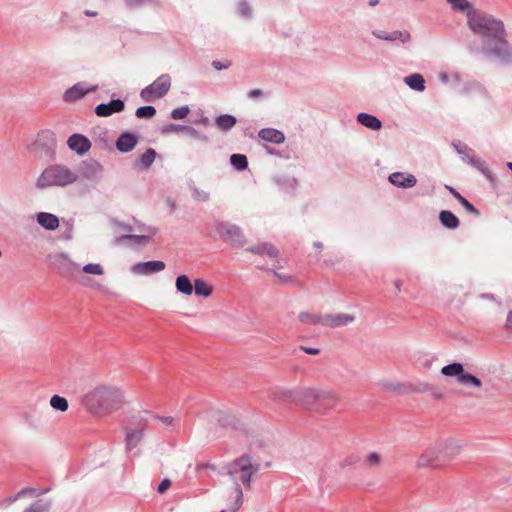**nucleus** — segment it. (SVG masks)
Returning a JSON list of instances; mask_svg holds the SVG:
<instances>
[{
  "instance_id": "4",
  "label": "nucleus",
  "mask_w": 512,
  "mask_h": 512,
  "mask_svg": "<svg viewBox=\"0 0 512 512\" xmlns=\"http://www.w3.org/2000/svg\"><path fill=\"white\" fill-rule=\"evenodd\" d=\"M282 396L307 408L314 404H323L326 408H331L337 402V396L333 392L305 387L283 391Z\"/></svg>"
},
{
  "instance_id": "33",
  "label": "nucleus",
  "mask_w": 512,
  "mask_h": 512,
  "mask_svg": "<svg viewBox=\"0 0 512 512\" xmlns=\"http://www.w3.org/2000/svg\"><path fill=\"white\" fill-rule=\"evenodd\" d=\"M441 224L448 229H456L459 227V219L448 210H443L439 214Z\"/></svg>"
},
{
  "instance_id": "63",
  "label": "nucleus",
  "mask_w": 512,
  "mask_h": 512,
  "mask_svg": "<svg viewBox=\"0 0 512 512\" xmlns=\"http://www.w3.org/2000/svg\"><path fill=\"white\" fill-rule=\"evenodd\" d=\"M394 285H395V288L397 289V291H400L402 282L400 280H396L394 282Z\"/></svg>"
},
{
  "instance_id": "26",
  "label": "nucleus",
  "mask_w": 512,
  "mask_h": 512,
  "mask_svg": "<svg viewBox=\"0 0 512 512\" xmlns=\"http://www.w3.org/2000/svg\"><path fill=\"white\" fill-rule=\"evenodd\" d=\"M357 121L361 125L374 131H378L382 128V122L374 115L368 113H359L357 115Z\"/></svg>"
},
{
  "instance_id": "53",
  "label": "nucleus",
  "mask_w": 512,
  "mask_h": 512,
  "mask_svg": "<svg viewBox=\"0 0 512 512\" xmlns=\"http://www.w3.org/2000/svg\"><path fill=\"white\" fill-rule=\"evenodd\" d=\"M165 427H175L178 426L179 423L171 416H163V417H157Z\"/></svg>"
},
{
  "instance_id": "16",
  "label": "nucleus",
  "mask_w": 512,
  "mask_h": 512,
  "mask_svg": "<svg viewBox=\"0 0 512 512\" xmlns=\"http://www.w3.org/2000/svg\"><path fill=\"white\" fill-rule=\"evenodd\" d=\"M355 316L349 313L325 314V327L339 328L354 322Z\"/></svg>"
},
{
  "instance_id": "14",
  "label": "nucleus",
  "mask_w": 512,
  "mask_h": 512,
  "mask_svg": "<svg viewBox=\"0 0 512 512\" xmlns=\"http://www.w3.org/2000/svg\"><path fill=\"white\" fill-rule=\"evenodd\" d=\"M165 267L166 265L163 261L152 260L134 264L131 268V271L138 275H150L163 271Z\"/></svg>"
},
{
  "instance_id": "44",
  "label": "nucleus",
  "mask_w": 512,
  "mask_h": 512,
  "mask_svg": "<svg viewBox=\"0 0 512 512\" xmlns=\"http://www.w3.org/2000/svg\"><path fill=\"white\" fill-rule=\"evenodd\" d=\"M156 151L152 148H149L145 151V153L141 156L140 162L145 167H150L156 158Z\"/></svg>"
},
{
  "instance_id": "28",
  "label": "nucleus",
  "mask_w": 512,
  "mask_h": 512,
  "mask_svg": "<svg viewBox=\"0 0 512 512\" xmlns=\"http://www.w3.org/2000/svg\"><path fill=\"white\" fill-rule=\"evenodd\" d=\"M404 83L412 90L423 92L425 90V79L419 73L404 77Z\"/></svg>"
},
{
  "instance_id": "49",
  "label": "nucleus",
  "mask_w": 512,
  "mask_h": 512,
  "mask_svg": "<svg viewBox=\"0 0 512 512\" xmlns=\"http://www.w3.org/2000/svg\"><path fill=\"white\" fill-rule=\"evenodd\" d=\"M172 127H181V129L187 133L189 136L195 138V139H203L206 140L207 138L205 136H202L195 128L190 126H184V125H175L172 124Z\"/></svg>"
},
{
  "instance_id": "27",
  "label": "nucleus",
  "mask_w": 512,
  "mask_h": 512,
  "mask_svg": "<svg viewBox=\"0 0 512 512\" xmlns=\"http://www.w3.org/2000/svg\"><path fill=\"white\" fill-rule=\"evenodd\" d=\"M247 251L254 254H266L270 258H277L278 256V250L276 249V247L267 242L249 247Z\"/></svg>"
},
{
  "instance_id": "30",
  "label": "nucleus",
  "mask_w": 512,
  "mask_h": 512,
  "mask_svg": "<svg viewBox=\"0 0 512 512\" xmlns=\"http://www.w3.org/2000/svg\"><path fill=\"white\" fill-rule=\"evenodd\" d=\"M176 290L186 296H190L193 293L194 284L187 275H179L175 281Z\"/></svg>"
},
{
  "instance_id": "7",
  "label": "nucleus",
  "mask_w": 512,
  "mask_h": 512,
  "mask_svg": "<svg viewBox=\"0 0 512 512\" xmlns=\"http://www.w3.org/2000/svg\"><path fill=\"white\" fill-rule=\"evenodd\" d=\"M213 227L219 237L228 245L241 248L246 244L245 236L239 226L228 221H215Z\"/></svg>"
},
{
  "instance_id": "40",
  "label": "nucleus",
  "mask_w": 512,
  "mask_h": 512,
  "mask_svg": "<svg viewBox=\"0 0 512 512\" xmlns=\"http://www.w3.org/2000/svg\"><path fill=\"white\" fill-rule=\"evenodd\" d=\"M236 9H237V13L242 18L247 19V20L252 18V15H253L252 8L246 0H240L237 3Z\"/></svg>"
},
{
  "instance_id": "48",
  "label": "nucleus",
  "mask_w": 512,
  "mask_h": 512,
  "mask_svg": "<svg viewBox=\"0 0 512 512\" xmlns=\"http://www.w3.org/2000/svg\"><path fill=\"white\" fill-rule=\"evenodd\" d=\"M189 107L187 105L178 107L171 112V118L174 120L184 119L189 114Z\"/></svg>"
},
{
  "instance_id": "1",
  "label": "nucleus",
  "mask_w": 512,
  "mask_h": 512,
  "mask_svg": "<svg viewBox=\"0 0 512 512\" xmlns=\"http://www.w3.org/2000/svg\"><path fill=\"white\" fill-rule=\"evenodd\" d=\"M125 403L123 391L113 385L100 384L88 391L83 406L93 415L103 416L118 410Z\"/></svg>"
},
{
  "instance_id": "24",
  "label": "nucleus",
  "mask_w": 512,
  "mask_h": 512,
  "mask_svg": "<svg viewBox=\"0 0 512 512\" xmlns=\"http://www.w3.org/2000/svg\"><path fill=\"white\" fill-rule=\"evenodd\" d=\"M54 264L62 274H69L74 268H78V265L72 262L64 253L55 255Z\"/></svg>"
},
{
  "instance_id": "10",
  "label": "nucleus",
  "mask_w": 512,
  "mask_h": 512,
  "mask_svg": "<svg viewBox=\"0 0 512 512\" xmlns=\"http://www.w3.org/2000/svg\"><path fill=\"white\" fill-rule=\"evenodd\" d=\"M55 146L56 141L54 133L50 130H45L37 135L31 149L42 155L49 156L53 153Z\"/></svg>"
},
{
  "instance_id": "55",
  "label": "nucleus",
  "mask_w": 512,
  "mask_h": 512,
  "mask_svg": "<svg viewBox=\"0 0 512 512\" xmlns=\"http://www.w3.org/2000/svg\"><path fill=\"white\" fill-rule=\"evenodd\" d=\"M300 349L310 355H317L320 353V350L318 348H310V347H306V346H301Z\"/></svg>"
},
{
  "instance_id": "6",
  "label": "nucleus",
  "mask_w": 512,
  "mask_h": 512,
  "mask_svg": "<svg viewBox=\"0 0 512 512\" xmlns=\"http://www.w3.org/2000/svg\"><path fill=\"white\" fill-rule=\"evenodd\" d=\"M482 52L504 64L512 63V46L505 39V33L495 36L492 40L482 41Z\"/></svg>"
},
{
  "instance_id": "18",
  "label": "nucleus",
  "mask_w": 512,
  "mask_h": 512,
  "mask_svg": "<svg viewBox=\"0 0 512 512\" xmlns=\"http://www.w3.org/2000/svg\"><path fill=\"white\" fill-rule=\"evenodd\" d=\"M124 102L121 99H114L108 103H101L96 106L95 113L100 117H108L113 113L124 110Z\"/></svg>"
},
{
  "instance_id": "35",
  "label": "nucleus",
  "mask_w": 512,
  "mask_h": 512,
  "mask_svg": "<svg viewBox=\"0 0 512 512\" xmlns=\"http://www.w3.org/2000/svg\"><path fill=\"white\" fill-rule=\"evenodd\" d=\"M464 372V367L461 363L454 362L446 365L441 369V373L447 377H456L458 380Z\"/></svg>"
},
{
  "instance_id": "32",
  "label": "nucleus",
  "mask_w": 512,
  "mask_h": 512,
  "mask_svg": "<svg viewBox=\"0 0 512 512\" xmlns=\"http://www.w3.org/2000/svg\"><path fill=\"white\" fill-rule=\"evenodd\" d=\"M236 123V118L230 114H221L215 119L217 127L224 132L231 130Z\"/></svg>"
},
{
  "instance_id": "8",
  "label": "nucleus",
  "mask_w": 512,
  "mask_h": 512,
  "mask_svg": "<svg viewBox=\"0 0 512 512\" xmlns=\"http://www.w3.org/2000/svg\"><path fill=\"white\" fill-rule=\"evenodd\" d=\"M171 84V76L169 74H162L141 90L140 97L145 102H153L157 99H161L170 91Z\"/></svg>"
},
{
  "instance_id": "38",
  "label": "nucleus",
  "mask_w": 512,
  "mask_h": 512,
  "mask_svg": "<svg viewBox=\"0 0 512 512\" xmlns=\"http://www.w3.org/2000/svg\"><path fill=\"white\" fill-rule=\"evenodd\" d=\"M230 163L238 171H244L248 167L247 157L243 154H232L230 156Z\"/></svg>"
},
{
  "instance_id": "45",
  "label": "nucleus",
  "mask_w": 512,
  "mask_h": 512,
  "mask_svg": "<svg viewBox=\"0 0 512 512\" xmlns=\"http://www.w3.org/2000/svg\"><path fill=\"white\" fill-rule=\"evenodd\" d=\"M192 197L198 202H207L209 200V192L198 187L193 186L191 188Z\"/></svg>"
},
{
  "instance_id": "52",
  "label": "nucleus",
  "mask_w": 512,
  "mask_h": 512,
  "mask_svg": "<svg viewBox=\"0 0 512 512\" xmlns=\"http://www.w3.org/2000/svg\"><path fill=\"white\" fill-rule=\"evenodd\" d=\"M380 461H381V456L380 454H378L377 452H372L370 453L367 458H366V462L369 466L371 467H375V466H378L380 464Z\"/></svg>"
},
{
  "instance_id": "46",
  "label": "nucleus",
  "mask_w": 512,
  "mask_h": 512,
  "mask_svg": "<svg viewBox=\"0 0 512 512\" xmlns=\"http://www.w3.org/2000/svg\"><path fill=\"white\" fill-rule=\"evenodd\" d=\"M42 492H38L37 490L33 489V488H24L22 490H20L18 493H16L14 496H11L7 499V502L8 504H12L14 503L15 501H17L19 498H21L22 496L26 495V494H30V495H40Z\"/></svg>"
},
{
  "instance_id": "58",
  "label": "nucleus",
  "mask_w": 512,
  "mask_h": 512,
  "mask_svg": "<svg viewBox=\"0 0 512 512\" xmlns=\"http://www.w3.org/2000/svg\"><path fill=\"white\" fill-rule=\"evenodd\" d=\"M263 92L260 89H252L249 91L248 95L250 98H258L262 96Z\"/></svg>"
},
{
  "instance_id": "15",
  "label": "nucleus",
  "mask_w": 512,
  "mask_h": 512,
  "mask_svg": "<svg viewBox=\"0 0 512 512\" xmlns=\"http://www.w3.org/2000/svg\"><path fill=\"white\" fill-rule=\"evenodd\" d=\"M69 149L77 153L78 155L86 154L91 148L90 140L82 134H73L67 140Z\"/></svg>"
},
{
  "instance_id": "41",
  "label": "nucleus",
  "mask_w": 512,
  "mask_h": 512,
  "mask_svg": "<svg viewBox=\"0 0 512 512\" xmlns=\"http://www.w3.org/2000/svg\"><path fill=\"white\" fill-rule=\"evenodd\" d=\"M50 405L55 410L61 412H65L69 407L67 399L59 395H54L51 397Z\"/></svg>"
},
{
  "instance_id": "62",
  "label": "nucleus",
  "mask_w": 512,
  "mask_h": 512,
  "mask_svg": "<svg viewBox=\"0 0 512 512\" xmlns=\"http://www.w3.org/2000/svg\"><path fill=\"white\" fill-rule=\"evenodd\" d=\"M84 14H85L86 16L91 17V16H96V15H97V12H95V11H91V10H86V11L84 12Z\"/></svg>"
},
{
  "instance_id": "19",
  "label": "nucleus",
  "mask_w": 512,
  "mask_h": 512,
  "mask_svg": "<svg viewBox=\"0 0 512 512\" xmlns=\"http://www.w3.org/2000/svg\"><path fill=\"white\" fill-rule=\"evenodd\" d=\"M143 430L144 425L142 423H139L138 427L126 428V447L127 450L134 449L142 440L143 438Z\"/></svg>"
},
{
  "instance_id": "59",
  "label": "nucleus",
  "mask_w": 512,
  "mask_h": 512,
  "mask_svg": "<svg viewBox=\"0 0 512 512\" xmlns=\"http://www.w3.org/2000/svg\"><path fill=\"white\" fill-rule=\"evenodd\" d=\"M506 328L512 331V311L508 312L506 319Z\"/></svg>"
},
{
  "instance_id": "21",
  "label": "nucleus",
  "mask_w": 512,
  "mask_h": 512,
  "mask_svg": "<svg viewBox=\"0 0 512 512\" xmlns=\"http://www.w3.org/2000/svg\"><path fill=\"white\" fill-rule=\"evenodd\" d=\"M37 223L46 230L54 231L59 227V219L56 215L48 212L36 214Z\"/></svg>"
},
{
  "instance_id": "57",
  "label": "nucleus",
  "mask_w": 512,
  "mask_h": 512,
  "mask_svg": "<svg viewBox=\"0 0 512 512\" xmlns=\"http://www.w3.org/2000/svg\"><path fill=\"white\" fill-rule=\"evenodd\" d=\"M229 63L228 64H223L222 62L220 61H213L212 62V66L216 69V70H223V69H227L229 67Z\"/></svg>"
},
{
  "instance_id": "64",
  "label": "nucleus",
  "mask_w": 512,
  "mask_h": 512,
  "mask_svg": "<svg viewBox=\"0 0 512 512\" xmlns=\"http://www.w3.org/2000/svg\"><path fill=\"white\" fill-rule=\"evenodd\" d=\"M275 275L282 281H287V279L289 278L288 276H285V275H282V274H278V273H275Z\"/></svg>"
},
{
  "instance_id": "5",
  "label": "nucleus",
  "mask_w": 512,
  "mask_h": 512,
  "mask_svg": "<svg viewBox=\"0 0 512 512\" xmlns=\"http://www.w3.org/2000/svg\"><path fill=\"white\" fill-rule=\"evenodd\" d=\"M468 26L475 34L483 38L482 41L492 40L495 36L505 33L501 20L483 12H469Z\"/></svg>"
},
{
  "instance_id": "13",
  "label": "nucleus",
  "mask_w": 512,
  "mask_h": 512,
  "mask_svg": "<svg viewBox=\"0 0 512 512\" xmlns=\"http://www.w3.org/2000/svg\"><path fill=\"white\" fill-rule=\"evenodd\" d=\"M97 88V85L89 86L85 82H79L65 91L63 99L65 102H75L84 97L89 92L95 91Z\"/></svg>"
},
{
  "instance_id": "39",
  "label": "nucleus",
  "mask_w": 512,
  "mask_h": 512,
  "mask_svg": "<svg viewBox=\"0 0 512 512\" xmlns=\"http://www.w3.org/2000/svg\"><path fill=\"white\" fill-rule=\"evenodd\" d=\"M51 508V502L39 499L29 506L24 512H48Z\"/></svg>"
},
{
  "instance_id": "50",
  "label": "nucleus",
  "mask_w": 512,
  "mask_h": 512,
  "mask_svg": "<svg viewBox=\"0 0 512 512\" xmlns=\"http://www.w3.org/2000/svg\"><path fill=\"white\" fill-rule=\"evenodd\" d=\"M453 9L458 11H466L470 8V4L467 0H447Z\"/></svg>"
},
{
  "instance_id": "3",
  "label": "nucleus",
  "mask_w": 512,
  "mask_h": 512,
  "mask_svg": "<svg viewBox=\"0 0 512 512\" xmlns=\"http://www.w3.org/2000/svg\"><path fill=\"white\" fill-rule=\"evenodd\" d=\"M78 179L79 175L76 171L63 164H52L41 172L35 185L38 189L66 187L76 183Z\"/></svg>"
},
{
  "instance_id": "11",
  "label": "nucleus",
  "mask_w": 512,
  "mask_h": 512,
  "mask_svg": "<svg viewBox=\"0 0 512 512\" xmlns=\"http://www.w3.org/2000/svg\"><path fill=\"white\" fill-rule=\"evenodd\" d=\"M372 35L379 40H383L390 43L401 42L408 43L411 41V34L407 30H394L391 32L374 29L372 30Z\"/></svg>"
},
{
  "instance_id": "9",
  "label": "nucleus",
  "mask_w": 512,
  "mask_h": 512,
  "mask_svg": "<svg viewBox=\"0 0 512 512\" xmlns=\"http://www.w3.org/2000/svg\"><path fill=\"white\" fill-rule=\"evenodd\" d=\"M416 465L418 468H439L444 466L437 443L425 449L418 457Z\"/></svg>"
},
{
  "instance_id": "31",
  "label": "nucleus",
  "mask_w": 512,
  "mask_h": 512,
  "mask_svg": "<svg viewBox=\"0 0 512 512\" xmlns=\"http://www.w3.org/2000/svg\"><path fill=\"white\" fill-rule=\"evenodd\" d=\"M299 320L304 324L320 325L325 327V314H312L309 312H301Z\"/></svg>"
},
{
  "instance_id": "61",
  "label": "nucleus",
  "mask_w": 512,
  "mask_h": 512,
  "mask_svg": "<svg viewBox=\"0 0 512 512\" xmlns=\"http://www.w3.org/2000/svg\"><path fill=\"white\" fill-rule=\"evenodd\" d=\"M439 78L443 83H447L449 81V76L446 73H441Z\"/></svg>"
},
{
  "instance_id": "37",
  "label": "nucleus",
  "mask_w": 512,
  "mask_h": 512,
  "mask_svg": "<svg viewBox=\"0 0 512 512\" xmlns=\"http://www.w3.org/2000/svg\"><path fill=\"white\" fill-rule=\"evenodd\" d=\"M458 383L464 386L475 387L477 389H480L482 387V382L479 378L465 371L458 379Z\"/></svg>"
},
{
  "instance_id": "51",
  "label": "nucleus",
  "mask_w": 512,
  "mask_h": 512,
  "mask_svg": "<svg viewBox=\"0 0 512 512\" xmlns=\"http://www.w3.org/2000/svg\"><path fill=\"white\" fill-rule=\"evenodd\" d=\"M134 231L139 232L141 235H150V239L157 233L156 228L144 224L138 225Z\"/></svg>"
},
{
  "instance_id": "20",
  "label": "nucleus",
  "mask_w": 512,
  "mask_h": 512,
  "mask_svg": "<svg viewBox=\"0 0 512 512\" xmlns=\"http://www.w3.org/2000/svg\"><path fill=\"white\" fill-rule=\"evenodd\" d=\"M138 140L135 134L130 132L122 133L116 141V148L122 153L130 152L136 146Z\"/></svg>"
},
{
  "instance_id": "56",
  "label": "nucleus",
  "mask_w": 512,
  "mask_h": 512,
  "mask_svg": "<svg viewBox=\"0 0 512 512\" xmlns=\"http://www.w3.org/2000/svg\"><path fill=\"white\" fill-rule=\"evenodd\" d=\"M146 0H125L126 4L131 8H136L142 5Z\"/></svg>"
},
{
  "instance_id": "54",
  "label": "nucleus",
  "mask_w": 512,
  "mask_h": 512,
  "mask_svg": "<svg viewBox=\"0 0 512 512\" xmlns=\"http://www.w3.org/2000/svg\"><path fill=\"white\" fill-rule=\"evenodd\" d=\"M171 486V481L169 479H164L157 488L158 493H165Z\"/></svg>"
},
{
  "instance_id": "2",
  "label": "nucleus",
  "mask_w": 512,
  "mask_h": 512,
  "mask_svg": "<svg viewBox=\"0 0 512 512\" xmlns=\"http://www.w3.org/2000/svg\"><path fill=\"white\" fill-rule=\"evenodd\" d=\"M259 469L260 464L248 454H243L227 465V475L234 483L235 503L231 508L232 512H237L243 503V492L240 484H243L245 488H250L252 476Z\"/></svg>"
},
{
  "instance_id": "60",
  "label": "nucleus",
  "mask_w": 512,
  "mask_h": 512,
  "mask_svg": "<svg viewBox=\"0 0 512 512\" xmlns=\"http://www.w3.org/2000/svg\"><path fill=\"white\" fill-rule=\"evenodd\" d=\"M119 226H120V228H121L123 231H125V232H129V233H130V232H132V231H134V230H135L131 225L121 224V225H119Z\"/></svg>"
},
{
  "instance_id": "43",
  "label": "nucleus",
  "mask_w": 512,
  "mask_h": 512,
  "mask_svg": "<svg viewBox=\"0 0 512 512\" xmlns=\"http://www.w3.org/2000/svg\"><path fill=\"white\" fill-rule=\"evenodd\" d=\"M136 117L150 119L156 115V109L153 106H141L136 109Z\"/></svg>"
},
{
  "instance_id": "42",
  "label": "nucleus",
  "mask_w": 512,
  "mask_h": 512,
  "mask_svg": "<svg viewBox=\"0 0 512 512\" xmlns=\"http://www.w3.org/2000/svg\"><path fill=\"white\" fill-rule=\"evenodd\" d=\"M469 165L476 168L478 171H480L483 175L489 177L490 176V170L487 167L484 160L474 156L473 159L469 160Z\"/></svg>"
},
{
  "instance_id": "36",
  "label": "nucleus",
  "mask_w": 512,
  "mask_h": 512,
  "mask_svg": "<svg viewBox=\"0 0 512 512\" xmlns=\"http://www.w3.org/2000/svg\"><path fill=\"white\" fill-rule=\"evenodd\" d=\"M453 147L460 155L461 159L467 164H469V160L473 159V157L475 156L474 151L465 144H462L461 142H453Z\"/></svg>"
},
{
  "instance_id": "12",
  "label": "nucleus",
  "mask_w": 512,
  "mask_h": 512,
  "mask_svg": "<svg viewBox=\"0 0 512 512\" xmlns=\"http://www.w3.org/2000/svg\"><path fill=\"white\" fill-rule=\"evenodd\" d=\"M437 446L442 457L443 465L455 458L461 451L462 445L459 441L454 439H447L437 442Z\"/></svg>"
},
{
  "instance_id": "34",
  "label": "nucleus",
  "mask_w": 512,
  "mask_h": 512,
  "mask_svg": "<svg viewBox=\"0 0 512 512\" xmlns=\"http://www.w3.org/2000/svg\"><path fill=\"white\" fill-rule=\"evenodd\" d=\"M193 291H195L197 296L209 297L213 292V288L205 280L197 278L194 281Z\"/></svg>"
},
{
  "instance_id": "25",
  "label": "nucleus",
  "mask_w": 512,
  "mask_h": 512,
  "mask_svg": "<svg viewBox=\"0 0 512 512\" xmlns=\"http://www.w3.org/2000/svg\"><path fill=\"white\" fill-rule=\"evenodd\" d=\"M127 241H133L137 246H144L150 241V235H141V234H127L117 237L115 239V244L123 245L126 244Z\"/></svg>"
},
{
  "instance_id": "17",
  "label": "nucleus",
  "mask_w": 512,
  "mask_h": 512,
  "mask_svg": "<svg viewBox=\"0 0 512 512\" xmlns=\"http://www.w3.org/2000/svg\"><path fill=\"white\" fill-rule=\"evenodd\" d=\"M389 182L400 188H412L416 185L417 179L413 174L394 172L389 175Z\"/></svg>"
},
{
  "instance_id": "22",
  "label": "nucleus",
  "mask_w": 512,
  "mask_h": 512,
  "mask_svg": "<svg viewBox=\"0 0 512 512\" xmlns=\"http://www.w3.org/2000/svg\"><path fill=\"white\" fill-rule=\"evenodd\" d=\"M258 137L261 140L274 144H282L285 141L283 132L274 128H263L258 132Z\"/></svg>"
},
{
  "instance_id": "47",
  "label": "nucleus",
  "mask_w": 512,
  "mask_h": 512,
  "mask_svg": "<svg viewBox=\"0 0 512 512\" xmlns=\"http://www.w3.org/2000/svg\"><path fill=\"white\" fill-rule=\"evenodd\" d=\"M82 271L87 274L102 275L104 273L103 267L97 263H89L83 266Z\"/></svg>"
},
{
  "instance_id": "23",
  "label": "nucleus",
  "mask_w": 512,
  "mask_h": 512,
  "mask_svg": "<svg viewBox=\"0 0 512 512\" xmlns=\"http://www.w3.org/2000/svg\"><path fill=\"white\" fill-rule=\"evenodd\" d=\"M102 172L103 167L99 162L95 160L83 162L82 173L87 179H97L101 176Z\"/></svg>"
},
{
  "instance_id": "29",
  "label": "nucleus",
  "mask_w": 512,
  "mask_h": 512,
  "mask_svg": "<svg viewBox=\"0 0 512 512\" xmlns=\"http://www.w3.org/2000/svg\"><path fill=\"white\" fill-rule=\"evenodd\" d=\"M447 190L458 200L467 213L479 216L480 212L466 198H464L454 187L446 185Z\"/></svg>"
}]
</instances>
